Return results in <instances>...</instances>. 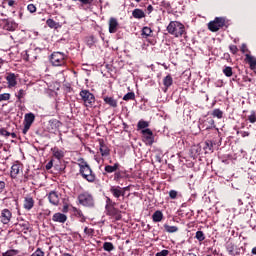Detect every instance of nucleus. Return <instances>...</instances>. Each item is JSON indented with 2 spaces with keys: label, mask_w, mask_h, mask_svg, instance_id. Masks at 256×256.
Wrapping results in <instances>:
<instances>
[{
  "label": "nucleus",
  "mask_w": 256,
  "mask_h": 256,
  "mask_svg": "<svg viewBox=\"0 0 256 256\" xmlns=\"http://www.w3.org/2000/svg\"><path fill=\"white\" fill-rule=\"evenodd\" d=\"M78 167H79V174L81 175L82 179H85L88 183H95L97 181V175L89 165L87 161L83 158L78 159Z\"/></svg>",
  "instance_id": "obj_1"
},
{
  "label": "nucleus",
  "mask_w": 256,
  "mask_h": 256,
  "mask_svg": "<svg viewBox=\"0 0 256 256\" xmlns=\"http://www.w3.org/2000/svg\"><path fill=\"white\" fill-rule=\"evenodd\" d=\"M105 211L106 215H108V217H112L115 221H121V219H123L121 210L117 208V203L112 201L109 197H106Z\"/></svg>",
  "instance_id": "obj_2"
},
{
  "label": "nucleus",
  "mask_w": 256,
  "mask_h": 256,
  "mask_svg": "<svg viewBox=\"0 0 256 256\" xmlns=\"http://www.w3.org/2000/svg\"><path fill=\"white\" fill-rule=\"evenodd\" d=\"M166 29L170 35L177 38L183 37V33H185V25L179 21H171Z\"/></svg>",
  "instance_id": "obj_3"
},
{
  "label": "nucleus",
  "mask_w": 256,
  "mask_h": 256,
  "mask_svg": "<svg viewBox=\"0 0 256 256\" xmlns=\"http://www.w3.org/2000/svg\"><path fill=\"white\" fill-rule=\"evenodd\" d=\"M50 63L53 67H63L67 65V55L63 52H53L50 56Z\"/></svg>",
  "instance_id": "obj_4"
},
{
  "label": "nucleus",
  "mask_w": 256,
  "mask_h": 256,
  "mask_svg": "<svg viewBox=\"0 0 256 256\" xmlns=\"http://www.w3.org/2000/svg\"><path fill=\"white\" fill-rule=\"evenodd\" d=\"M79 204L83 207L93 208L95 207V198H93V194L85 191L78 195Z\"/></svg>",
  "instance_id": "obj_5"
},
{
  "label": "nucleus",
  "mask_w": 256,
  "mask_h": 256,
  "mask_svg": "<svg viewBox=\"0 0 256 256\" xmlns=\"http://www.w3.org/2000/svg\"><path fill=\"white\" fill-rule=\"evenodd\" d=\"M80 97L85 107H93L95 105V95L89 90H81Z\"/></svg>",
  "instance_id": "obj_6"
},
{
  "label": "nucleus",
  "mask_w": 256,
  "mask_h": 256,
  "mask_svg": "<svg viewBox=\"0 0 256 256\" xmlns=\"http://www.w3.org/2000/svg\"><path fill=\"white\" fill-rule=\"evenodd\" d=\"M35 123V114L32 112L25 114L24 116V128L22 130L23 135H27L31 126Z\"/></svg>",
  "instance_id": "obj_7"
},
{
  "label": "nucleus",
  "mask_w": 256,
  "mask_h": 256,
  "mask_svg": "<svg viewBox=\"0 0 256 256\" xmlns=\"http://www.w3.org/2000/svg\"><path fill=\"white\" fill-rule=\"evenodd\" d=\"M142 133V141L146 145H153L155 143V136L153 135V131L151 129L146 128L144 130H141Z\"/></svg>",
  "instance_id": "obj_8"
},
{
  "label": "nucleus",
  "mask_w": 256,
  "mask_h": 256,
  "mask_svg": "<svg viewBox=\"0 0 256 256\" xmlns=\"http://www.w3.org/2000/svg\"><path fill=\"white\" fill-rule=\"evenodd\" d=\"M12 217H13V213L11 212V210L7 208L1 210L0 221L3 225H9V223H11Z\"/></svg>",
  "instance_id": "obj_9"
},
{
  "label": "nucleus",
  "mask_w": 256,
  "mask_h": 256,
  "mask_svg": "<svg viewBox=\"0 0 256 256\" xmlns=\"http://www.w3.org/2000/svg\"><path fill=\"white\" fill-rule=\"evenodd\" d=\"M125 191H127V188H121L120 186H112L110 188V193L116 199H119V197H125Z\"/></svg>",
  "instance_id": "obj_10"
},
{
  "label": "nucleus",
  "mask_w": 256,
  "mask_h": 256,
  "mask_svg": "<svg viewBox=\"0 0 256 256\" xmlns=\"http://www.w3.org/2000/svg\"><path fill=\"white\" fill-rule=\"evenodd\" d=\"M99 147V151L102 157H109V155H111V150L109 149V147H107V144H105L104 139L99 140Z\"/></svg>",
  "instance_id": "obj_11"
},
{
  "label": "nucleus",
  "mask_w": 256,
  "mask_h": 256,
  "mask_svg": "<svg viewBox=\"0 0 256 256\" xmlns=\"http://www.w3.org/2000/svg\"><path fill=\"white\" fill-rule=\"evenodd\" d=\"M23 207L26 211H31V209L35 207V199H33L31 195H27L24 198Z\"/></svg>",
  "instance_id": "obj_12"
},
{
  "label": "nucleus",
  "mask_w": 256,
  "mask_h": 256,
  "mask_svg": "<svg viewBox=\"0 0 256 256\" xmlns=\"http://www.w3.org/2000/svg\"><path fill=\"white\" fill-rule=\"evenodd\" d=\"M48 201L49 203H51V205H55V206L59 205V201H60L59 192L58 191L49 192Z\"/></svg>",
  "instance_id": "obj_13"
},
{
  "label": "nucleus",
  "mask_w": 256,
  "mask_h": 256,
  "mask_svg": "<svg viewBox=\"0 0 256 256\" xmlns=\"http://www.w3.org/2000/svg\"><path fill=\"white\" fill-rule=\"evenodd\" d=\"M109 33H115L119 30V21L115 17H111L108 21Z\"/></svg>",
  "instance_id": "obj_14"
},
{
  "label": "nucleus",
  "mask_w": 256,
  "mask_h": 256,
  "mask_svg": "<svg viewBox=\"0 0 256 256\" xmlns=\"http://www.w3.org/2000/svg\"><path fill=\"white\" fill-rule=\"evenodd\" d=\"M17 77H19V75L15 74V73H8V75L6 76V81H7L8 87H16L17 86Z\"/></svg>",
  "instance_id": "obj_15"
},
{
  "label": "nucleus",
  "mask_w": 256,
  "mask_h": 256,
  "mask_svg": "<svg viewBox=\"0 0 256 256\" xmlns=\"http://www.w3.org/2000/svg\"><path fill=\"white\" fill-rule=\"evenodd\" d=\"M17 27H18V25L13 20H5L4 21V25H3L4 31L13 32V31L17 30Z\"/></svg>",
  "instance_id": "obj_16"
},
{
  "label": "nucleus",
  "mask_w": 256,
  "mask_h": 256,
  "mask_svg": "<svg viewBox=\"0 0 256 256\" xmlns=\"http://www.w3.org/2000/svg\"><path fill=\"white\" fill-rule=\"evenodd\" d=\"M51 153L55 159H58V161H61V159L65 157V151L59 149L57 146L51 148Z\"/></svg>",
  "instance_id": "obj_17"
},
{
  "label": "nucleus",
  "mask_w": 256,
  "mask_h": 256,
  "mask_svg": "<svg viewBox=\"0 0 256 256\" xmlns=\"http://www.w3.org/2000/svg\"><path fill=\"white\" fill-rule=\"evenodd\" d=\"M52 221H54V223H66L67 215L61 212H57L52 216Z\"/></svg>",
  "instance_id": "obj_18"
},
{
  "label": "nucleus",
  "mask_w": 256,
  "mask_h": 256,
  "mask_svg": "<svg viewBox=\"0 0 256 256\" xmlns=\"http://www.w3.org/2000/svg\"><path fill=\"white\" fill-rule=\"evenodd\" d=\"M103 101H104L105 105H109L110 107H112V109H117V107H118L117 99H114L111 96H104Z\"/></svg>",
  "instance_id": "obj_19"
},
{
  "label": "nucleus",
  "mask_w": 256,
  "mask_h": 256,
  "mask_svg": "<svg viewBox=\"0 0 256 256\" xmlns=\"http://www.w3.org/2000/svg\"><path fill=\"white\" fill-rule=\"evenodd\" d=\"M119 167H121V164H119L118 162L114 163V165H105L104 167V171L105 173H103V175H107L111 174V173H115Z\"/></svg>",
  "instance_id": "obj_20"
},
{
  "label": "nucleus",
  "mask_w": 256,
  "mask_h": 256,
  "mask_svg": "<svg viewBox=\"0 0 256 256\" xmlns=\"http://www.w3.org/2000/svg\"><path fill=\"white\" fill-rule=\"evenodd\" d=\"M72 211H73L75 217H78L80 219L81 223H85V221H87V218L85 217V215L83 214V211H81V209H78L77 207H73Z\"/></svg>",
  "instance_id": "obj_21"
},
{
  "label": "nucleus",
  "mask_w": 256,
  "mask_h": 256,
  "mask_svg": "<svg viewBox=\"0 0 256 256\" xmlns=\"http://www.w3.org/2000/svg\"><path fill=\"white\" fill-rule=\"evenodd\" d=\"M20 171H21V166L19 164L12 165L11 171H10V177L12 179H17V175L19 174Z\"/></svg>",
  "instance_id": "obj_22"
},
{
  "label": "nucleus",
  "mask_w": 256,
  "mask_h": 256,
  "mask_svg": "<svg viewBox=\"0 0 256 256\" xmlns=\"http://www.w3.org/2000/svg\"><path fill=\"white\" fill-rule=\"evenodd\" d=\"M49 127L52 131H57L59 129V127H61L62 123L61 121L57 120V119H51L49 120Z\"/></svg>",
  "instance_id": "obj_23"
},
{
  "label": "nucleus",
  "mask_w": 256,
  "mask_h": 256,
  "mask_svg": "<svg viewBox=\"0 0 256 256\" xmlns=\"http://www.w3.org/2000/svg\"><path fill=\"white\" fill-rule=\"evenodd\" d=\"M145 12L142 9L136 8L132 11L134 19H145Z\"/></svg>",
  "instance_id": "obj_24"
},
{
  "label": "nucleus",
  "mask_w": 256,
  "mask_h": 256,
  "mask_svg": "<svg viewBox=\"0 0 256 256\" xmlns=\"http://www.w3.org/2000/svg\"><path fill=\"white\" fill-rule=\"evenodd\" d=\"M163 85L165 87V92L167 91V89H169V87H171V85H173V77L171 76V74H168L163 78Z\"/></svg>",
  "instance_id": "obj_25"
},
{
  "label": "nucleus",
  "mask_w": 256,
  "mask_h": 256,
  "mask_svg": "<svg viewBox=\"0 0 256 256\" xmlns=\"http://www.w3.org/2000/svg\"><path fill=\"white\" fill-rule=\"evenodd\" d=\"M152 221H154V223H161V221H163V212H161V210L155 211L152 215Z\"/></svg>",
  "instance_id": "obj_26"
},
{
  "label": "nucleus",
  "mask_w": 256,
  "mask_h": 256,
  "mask_svg": "<svg viewBox=\"0 0 256 256\" xmlns=\"http://www.w3.org/2000/svg\"><path fill=\"white\" fill-rule=\"evenodd\" d=\"M226 251L229 256L239 255V253H235V244H233L232 242H228L226 244Z\"/></svg>",
  "instance_id": "obj_27"
},
{
  "label": "nucleus",
  "mask_w": 256,
  "mask_h": 256,
  "mask_svg": "<svg viewBox=\"0 0 256 256\" xmlns=\"http://www.w3.org/2000/svg\"><path fill=\"white\" fill-rule=\"evenodd\" d=\"M246 62L250 65V69H256V58L251 56V54H246Z\"/></svg>",
  "instance_id": "obj_28"
},
{
  "label": "nucleus",
  "mask_w": 256,
  "mask_h": 256,
  "mask_svg": "<svg viewBox=\"0 0 256 256\" xmlns=\"http://www.w3.org/2000/svg\"><path fill=\"white\" fill-rule=\"evenodd\" d=\"M141 36L143 37V39H147V37H152L153 30L150 27L145 26L142 28Z\"/></svg>",
  "instance_id": "obj_29"
},
{
  "label": "nucleus",
  "mask_w": 256,
  "mask_h": 256,
  "mask_svg": "<svg viewBox=\"0 0 256 256\" xmlns=\"http://www.w3.org/2000/svg\"><path fill=\"white\" fill-rule=\"evenodd\" d=\"M124 177H125V171L118 169V170L114 173V178H113V179H114V181H115L116 183H119L121 179H124Z\"/></svg>",
  "instance_id": "obj_30"
},
{
  "label": "nucleus",
  "mask_w": 256,
  "mask_h": 256,
  "mask_svg": "<svg viewBox=\"0 0 256 256\" xmlns=\"http://www.w3.org/2000/svg\"><path fill=\"white\" fill-rule=\"evenodd\" d=\"M208 29L212 33H217V31H219V29H221V28L217 25V23L214 20V21H211L208 23Z\"/></svg>",
  "instance_id": "obj_31"
},
{
  "label": "nucleus",
  "mask_w": 256,
  "mask_h": 256,
  "mask_svg": "<svg viewBox=\"0 0 256 256\" xmlns=\"http://www.w3.org/2000/svg\"><path fill=\"white\" fill-rule=\"evenodd\" d=\"M46 25H48L50 27V29H59L60 25L59 22H56L55 20L49 18L46 21Z\"/></svg>",
  "instance_id": "obj_32"
},
{
  "label": "nucleus",
  "mask_w": 256,
  "mask_h": 256,
  "mask_svg": "<svg viewBox=\"0 0 256 256\" xmlns=\"http://www.w3.org/2000/svg\"><path fill=\"white\" fill-rule=\"evenodd\" d=\"M164 229L166 233H177V231H179V227L170 226L169 224H164Z\"/></svg>",
  "instance_id": "obj_33"
},
{
  "label": "nucleus",
  "mask_w": 256,
  "mask_h": 256,
  "mask_svg": "<svg viewBox=\"0 0 256 256\" xmlns=\"http://www.w3.org/2000/svg\"><path fill=\"white\" fill-rule=\"evenodd\" d=\"M103 249L104 251L111 253V251H115V245H113L111 242H104Z\"/></svg>",
  "instance_id": "obj_34"
},
{
  "label": "nucleus",
  "mask_w": 256,
  "mask_h": 256,
  "mask_svg": "<svg viewBox=\"0 0 256 256\" xmlns=\"http://www.w3.org/2000/svg\"><path fill=\"white\" fill-rule=\"evenodd\" d=\"M147 127H149V122L145 121V120H140L137 124V129L138 130H145L148 129Z\"/></svg>",
  "instance_id": "obj_35"
},
{
  "label": "nucleus",
  "mask_w": 256,
  "mask_h": 256,
  "mask_svg": "<svg viewBox=\"0 0 256 256\" xmlns=\"http://www.w3.org/2000/svg\"><path fill=\"white\" fill-rule=\"evenodd\" d=\"M222 73H224L226 77H233V68L231 66H225Z\"/></svg>",
  "instance_id": "obj_36"
},
{
  "label": "nucleus",
  "mask_w": 256,
  "mask_h": 256,
  "mask_svg": "<svg viewBox=\"0 0 256 256\" xmlns=\"http://www.w3.org/2000/svg\"><path fill=\"white\" fill-rule=\"evenodd\" d=\"M214 22L216 23V25L221 29L223 27H225V18L224 17H216L214 19Z\"/></svg>",
  "instance_id": "obj_37"
},
{
  "label": "nucleus",
  "mask_w": 256,
  "mask_h": 256,
  "mask_svg": "<svg viewBox=\"0 0 256 256\" xmlns=\"http://www.w3.org/2000/svg\"><path fill=\"white\" fill-rule=\"evenodd\" d=\"M123 101H135V92H128L123 96Z\"/></svg>",
  "instance_id": "obj_38"
},
{
  "label": "nucleus",
  "mask_w": 256,
  "mask_h": 256,
  "mask_svg": "<svg viewBox=\"0 0 256 256\" xmlns=\"http://www.w3.org/2000/svg\"><path fill=\"white\" fill-rule=\"evenodd\" d=\"M212 116L217 117V119H223V111H221V109H214Z\"/></svg>",
  "instance_id": "obj_39"
},
{
  "label": "nucleus",
  "mask_w": 256,
  "mask_h": 256,
  "mask_svg": "<svg viewBox=\"0 0 256 256\" xmlns=\"http://www.w3.org/2000/svg\"><path fill=\"white\" fill-rule=\"evenodd\" d=\"M19 255V250L10 249L2 254V256H15Z\"/></svg>",
  "instance_id": "obj_40"
},
{
  "label": "nucleus",
  "mask_w": 256,
  "mask_h": 256,
  "mask_svg": "<svg viewBox=\"0 0 256 256\" xmlns=\"http://www.w3.org/2000/svg\"><path fill=\"white\" fill-rule=\"evenodd\" d=\"M195 239H197L200 242L205 241V233H203V231H197Z\"/></svg>",
  "instance_id": "obj_41"
},
{
  "label": "nucleus",
  "mask_w": 256,
  "mask_h": 256,
  "mask_svg": "<svg viewBox=\"0 0 256 256\" xmlns=\"http://www.w3.org/2000/svg\"><path fill=\"white\" fill-rule=\"evenodd\" d=\"M72 1H75V2L78 1L79 3H81L82 6H87V5L91 6L93 5L94 0H72Z\"/></svg>",
  "instance_id": "obj_42"
},
{
  "label": "nucleus",
  "mask_w": 256,
  "mask_h": 256,
  "mask_svg": "<svg viewBox=\"0 0 256 256\" xmlns=\"http://www.w3.org/2000/svg\"><path fill=\"white\" fill-rule=\"evenodd\" d=\"M84 233H85V235H89L90 237H93L95 235V229L85 227Z\"/></svg>",
  "instance_id": "obj_43"
},
{
  "label": "nucleus",
  "mask_w": 256,
  "mask_h": 256,
  "mask_svg": "<svg viewBox=\"0 0 256 256\" xmlns=\"http://www.w3.org/2000/svg\"><path fill=\"white\" fill-rule=\"evenodd\" d=\"M205 151H213V142L207 140L204 146Z\"/></svg>",
  "instance_id": "obj_44"
},
{
  "label": "nucleus",
  "mask_w": 256,
  "mask_h": 256,
  "mask_svg": "<svg viewBox=\"0 0 256 256\" xmlns=\"http://www.w3.org/2000/svg\"><path fill=\"white\" fill-rule=\"evenodd\" d=\"M25 95H27V93L25 92V90L20 89L18 91V94L16 95L18 101L21 103V100L23 99V97H25Z\"/></svg>",
  "instance_id": "obj_45"
},
{
  "label": "nucleus",
  "mask_w": 256,
  "mask_h": 256,
  "mask_svg": "<svg viewBox=\"0 0 256 256\" xmlns=\"http://www.w3.org/2000/svg\"><path fill=\"white\" fill-rule=\"evenodd\" d=\"M30 256H45V252L41 248H37Z\"/></svg>",
  "instance_id": "obj_46"
},
{
  "label": "nucleus",
  "mask_w": 256,
  "mask_h": 256,
  "mask_svg": "<svg viewBox=\"0 0 256 256\" xmlns=\"http://www.w3.org/2000/svg\"><path fill=\"white\" fill-rule=\"evenodd\" d=\"M10 99H11V94L9 93L0 94V102L9 101Z\"/></svg>",
  "instance_id": "obj_47"
},
{
  "label": "nucleus",
  "mask_w": 256,
  "mask_h": 256,
  "mask_svg": "<svg viewBox=\"0 0 256 256\" xmlns=\"http://www.w3.org/2000/svg\"><path fill=\"white\" fill-rule=\"evenodd\" d=\"M229 50L233 55H237V53H239V48H237L236 45H230Z\"/></svg>",
  "instance_id": "obj_48"
},
{
  "label": "nucleus",
  "mask_w": 256,
  "mask_h": 256,
  "mask_svg": "<svg viewBox=\"0 0 256 256\" xmlns=\"http://www.w3.org/2000/svg\"><path fill=\"white\" fill-rule=\"evenodd\" d=\"M27 10L29 11V13H36L37 7L34 4H28Z\"/></svg>",
  "instance_id": "obj_49"
},
{
  "label": "nucleus",
  "mask_w": 256,
  "mask_h": 256,
  "mask_svg": "<svg viewBox=\"0 0 256 256\" xmlns=\"http://www.w3.org/2000/svg\"><path fill=\"white\" fill-rule=\"evenodd\" d=\"M249 123H256V113L252 112L250 116H248Z\"/></svg>",
  "instance_id": "obj_50"
},
{
  "label": "nucleus",
  "mask_w": 256,
  "mask_h": 256,
  "mask_svg": "<svg viewBox=\"0 0 256 256\" xmlns=\"http://www.w3.org/2000/svg\"><path fill=\"white\" fill-rule=\"evenodd\" d=\"M0 135H2L3 137H10L11 133L7 131L5 128H1Z\"/></svg>",
  "instance_id": "obj_51"
},
{
  "label": "nucleus",
  "mask_w": 256,
  "mask_h": 256,
  "mask_svg": "<svg viewBox=\"0 0 256 256\" xmlns=\"http://www.w3.org/2000/svg\"><path fill=\"white\" fill-rule=\"evenodd\" d=\"M161 7H164V9H170L171 8V3L167 1H162L161 2Z\"/></svg>",
  "instance_id": "obj_52"
},
{
  "label": "nucleus",
  "mask_w": 256,
  "mask_h": 256,
  "mask_svg": "<svg viewBox=\"0 0 256 256\" xmlns=\"http://www.w3.org/2000/svg\"><path fill=\"white\" fill-rule=\"evenodd\" d=\"M168 255H169V250H162L156 253V256H168Z\"/></svg>",
  "instance_id": "obj_53"
},
{
  "label": "nucleus",
  "mask_w": 256,
  "mask_h": 256,
  "mask_svg": "<svg viewBox=\"0 0 256 256\" xmlns=\"http://www.w3.org/2000/svg\"><path fill=\"white\" fill-rule=\"evenodd\" d=\"M169 197H170V199H177V191L170 190Z\"/></svg>",
  "instance_id": "obj_54"
},
{
  "label": "nucleus",
  "mask_w": 256,
  "mask_h": 256,
  "mask_svg": "<svg viewBox=\"0 0 256 256\" xmlns=\"http://www.w3.org/2000/svg\"><path fill=\"white\" fill-rule=\"evenodd\" d=\"M240 50L242 53H249V48H247V44H242Z\"/></svg>",
  "instance_id": "obj_55"
},
{
  "label": "nucleus",
  "mask_w": 256,
  "mask_h": 256,
  "mask_svg": "<svg viewBox=\"0 0 256 256\" xmlns=\"http://www.w3.org/2000/svg\"><path fill=\"white\" fill-rule=\"evenodd\" d=\"M53 169V160H50L47 164H46V171H49Z\"/></svg>",
  "instance_id": "obj_56"
},
{
  "label": "nucleus",
  "mask_w": 256,
  "mask_h": 256,
  "mask_svg": "<svg viewBox=\"0 0 256 256\" xmlns=\"http://www.w3.org/2000/svg\"><path fill=\"white\" fill-rule=\"evenodd\" d=\"M15 5H17V2H15L14 0H8L9 7H15Z\"/></svg>",
  "instance_id": "obj_57"
},
{
  "label": "nucleus",
  "mask_w": 256,
  "mask_h": 256,
  "mask_svg": "<svg viewBox=\"0 0 256 256\" xmlns=\"http://www.w3.org/2000/svg\"><path fill=\"white\" fill-rule=\"evenodd\" d=\"M5 189V182L0 181V193H3V190Z\"/></svg>",
  "instance_id": "obj_58"
},
{
  "label": "nucleus",
  "mask_w": 256,
  "mask_h": 256,
  "mask_svg": "<svg viewBox=\"0 0 256 256\" xmlns=\"http://www.w3.org/2000/svg\"><path fill=\"white\" fill-rule=\"evenodd\" d=\"M147 13H148V15H151V13H153V6L152 5H148Z\"/></svg>",
  "instance_id": "obj_59"
},
{
  "label": "nucleus",
  "mask_w": 256,
  "mask_h": 256,
  "mask_svg": "<svg viewBox=\"0 0 256 256\" xmlns=\"http://www.w3.org/2000/svg\"><path fill=\"white\" fill-rule=\"evenodd\" d=\"M240 133H241L242 137H249V132H247V131H242Z\"/></svg>",
  "instance_id": "obj_60"
},
{
  "label": "nucleus",
  "mask_w": 256,
  "mask_h": 256,
  "mask_svg": "<svg viewBox=\"0 0 256 256\" xmlns=\"http://www.w3.org/2000/svg\"><path fill=\"white\" fill-rule=\"evenodd\" d=\"M68 211H69V206L68 205H64L63 213H67Z\"/></svg>",
  "instance_id": "obj_61"
},
{
  "label": "nucleus",
  "mask_w": 256,
  "mask_h": 256,
  "mask_svg": "<svg viewBox=\"0 0 256 256\" xmlns=\"http://www.w3.org/2000/svg\"><path fill=\"white\" fill-rule=\"evenodd\" d=\"M41 51H42L41 48H35V49H34V52H35V53H41Z\"/></svg>",
  "instance_id": "obj_62"
},
{
  "label": "nucleus",
  "mask_w": 256,
  "mask_h": 256,
  "mask_svg": "<svg viewBox=\"0 0 256 256\" xmlns=\"http://www.w3.org/2000/svg\"><path fill=\"white\" fill-rule=\"evenodd\" d=\"M186 256H197V254L193 253V252H189L186 254Z\"/></svg>",
  "instance_id": "obj_63"
},
{
  "label": "nucleus",
  "mask_w": 256,
  "mask_h": 256,
  "mask_svg": "<svg viewBox=\"0 0 256 256\" xmlns=\"http://www.w3.org/2000/svg\"><path fill=\"white\" fill-rule=\"evenodd\" d=\"M251 253H252V255H256V247L252 248Z\"/></svg>",
  "instance_id": "obj_64"
}]
</instances>
